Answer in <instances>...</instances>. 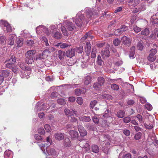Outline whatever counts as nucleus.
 Listing matches in <instances>:
<instances>
[{
	"instance_id": "nucleus-51",
	"label": "nucleus",
	"mask_w": 158,
	"mask_h": 158,
	"mask_svg": "<svg viewBox=\"0 0 158 158\" xmlns=\"http://www.w3.org/2000/svg\"><path fill=\"white\" fill-rule=\"evenodd\" d=\"M9 74V72L7 70H3L2 72V74L4 77H7Z\"/></svg>"
},
{
	"instance_id": "nucleus-11",
	"label": "nucleus",
	"mask_w": 158,
	"mask_h": 158,
	"mask_svg": "<svg viewBox=\"0 0 158 158\" xmlns=\"http://www.w3.org/2000/svg\"><path fill=\"white\" fill-rule=\"evenodd\" d=\"M78 129L80 135L81 136H84L87 135L86 131L84 129V127L81 125H79L78 126Z\"/></svg>"
},
{
	"instance_id": "nucleus-18",
	"label": "nucleus",
	"mask_w": 158,
	"mask_h": 158,
	"mask_svg": "<svg viewBox=\"0 0 158 158\" xmlns=\"http://www.w3.org/2000/svg\"><path fill=\"white\" fill-rule=\"evenodd\" d=\"M91 49V45L90 43L89 42H86L85 47V51L88 56H89L90 53Z\"/></svg>"
},
{
	"instance_id": "nucleus-29",
	"label": "nucleus",
	"mask_w": 158,
	"mask_h": 158,
	"mask_svg": "<svg viewBox=\"0 0 158 158\" xmlns=\"http://www.w3.org/2000/svg\"><path fill=\"white\" fill-rule=\"evenodd\" d=\"M86 91L85 89H84L82 91H81L80 89H76L75 90V94L77 96L80 95L82 93L83 94H84L86 92Z\"/></svg>"
},
{
	"instance_id": "nucleus-17",
	"label": "nucleus",
	"mask_w": 158,
	"mask_h": 158,
	"mask_svg": "<svg viewBox=\"0 0 158 158\" xmlns=\"http://www.w3.org/2000/svg\"><path fill=\"white\" fill-rule=\"evenodd\" d=\"M63 145L64 147L67 148L70 147L71 146V142L69 138H66L64 139Z\"/></svg>"
},
{
	"instance_id": "nucleus-57",
	"label": "nucleus",
	"mask_w": 158,
	"mask_h": 158,
	"mask_svg": "<svg viewBox=\"0 0 158 158\" xmlns=\"http://www.w3.org/2000/svg\"><path fill=\"white\" fill-rule=\"evenodd\" d=\"M123 120L124 122L126 123H128L131 120L130 117H125Z\"/></svg>"
},
{
	"instance_id": "nucleus-47",
	"label": "nucleus",
	"mask_w": 158,
	"mask_h": 158,
	"mask_svg": "<svg viewBox=\"0 0 158 158\" xmlns=\"http://www.w3.org/2000/svg\"><path fill=\"white\" fill-rule=\"evenodd\" d=\"M111 88L114 90H117L119 89V86L116 84H113L111 85Z\"/></svg>"
},
{
	"instance_id": "nucleus-43",
	"label": "nucleus",
	"mask_w": 158,
	"mask_h": 158,
	"mask_svg": "<svg viewBox=\"0 0 158 158\" xmlns=\"http://www.w3.org/2000/svg\"><path fill=\"white\" fill-rule=\"evenodd\" d=\"M110 114L111 111L108 110L105 111L103 116L105 118H107L110 116Z\"/></svg>"
},
{
	"instance_id": "nucleus-12",
	"label": "nucleus",
	"mask_w": 158,
	"mask_h": 158,
	"mask_svg": "<svg viewBox=\"0 0 158 158\" xmlns=\"http://www.w3.org/2000/svg\"><path fill=\"white\" fill-rule=\"evenodd\" d=\"M109 48L110 46L108 45H107L104 51H102V56H105L106 57H108L110 56Z\"/></svg>"
},
{
	"instance_id": "nucleus-35",
	"label": "nucleus",
	"mask_w": 158,
	"mask_h": 158,
	"mask_svg": "<svg viewBox=\"0 0 158 158\" xmlns=\"http://www.w3.org/2000/svg\"><path fill=\"white\" fill-rule=\"evenodd\" d=\"M102 85L98 82L95 83L93 85V87L94 89L96 90H99L101 88Z\"/></svg>"
},
{
	"instance_id": "nucleus-52",
	"label": "nucleus",
	"mask_w": 158,
	"mask_h": 158,
	"mask_svg": "<svg viewBox=\"0 0 158 158\" xmlns=\"http://www.w3.org/2000/svg\"><path fill=\"white\" fill-rule=\"evenodd\" d=\"M44 128L46 131L47 132H49L51 130L50 126L48 124H46L44 126Z\"/></svg>"
},
{
	"instance_id": "nucleus-36",
	"label": "nucleus",
	"mask_w": 158,
	"mask_h": 158,
	"mask_svg": "<svg viewBox=\"0 0 158 158\" xmlns=\"http://www.w3.org/2000/svg\"><path fill=\"white\" fill-rule=\"evenodd\" d=\"M156 58V56L152 55H149L148 57V60L150 62L154 61Z\"/></svg>"
},
{
	"instance_id": "nucleus-22",
	"label": "nucleus",
	"mask_w": 158,
	"mask_h": 158,
	"mask_svg": "<svg viewBox=\"0 0 158 158\" xmlns=\"http://www.w3.org/2000/svg\"><path fill=\"white\" fill-rule=\"evenodd\" d=\"M5 158H12L13 155L12 152L9 150H6L4 153Z\"/></svg>"
},
{
	"instance_id": "nucleus-19",
	"label": "nucleus",
	"mask_w": 158,
	"mask_h": 158,
	"mask_svg": "<svg viewBox=\"0 0 158 158\" xmlns=\"http://www.w3.org/2000/svg\"><path fill=\"white\" fill-rule=\"evenodd\" d=\"M59 27L60 28L63 35L65 36H67L68 35V32L65 27L63 25L62 23H60L58 24Z\"/></svg>"
},
{
	"instance_id": "nucleus-16",
	"label": "nucleus",
	"mask_w": 158,
	"mask_h": 158,
	"mask_svg": "<svg viewBox=\"0 0 158 158\" xmlns=\"http://www.w3.org/2000/svg\"><path fill=\"white\" fill-rule=\"evenodd\" d=\"M75 49L72 48L71 50H68L66 52L65 54L68 57L71 58L75 55Z\"/></svg>"
},
{
	"instance_id": "nucleus-14",
	"label": "nucleus",
	"mask_w": 158,
	"mask_h": 158,
	"mask_svg": "<svg viewBox=\"0 0 158 158\" xmlns=\"http://www.w3.org/2000/svg\"><path fill=\"white\" fill-rule=\"evenodd\" d=\"M91 31L86 33L84 36H83L81 39V41H83L86 39H88V40H89V39H92L94 37L91 35Z\"/></svg>"
},
{
	"instance_id": "nucleus-9",
	"label": "nucleus",
	"mask_w": 158,
	"mask_h": 158,
	"mask_svg": "<svg viewBox=\"0 0 158 158\" xmlns=\"http://www.w3.org/2000/svg\"><path fill=\"white\" fill-rule=\"evenodd\" d=\"M46 152L49 155H51L53 156H56V154L55 150L50 147H48L46 148Z\"/></svg>"
},
{
	"instance_id": "nucleus-59",
	"label": "nucleus",
	"mask_w": 158,
	"mask_h": 158,
	"mask_svg": "<svg viewBox=\"0 0 158 158\" xmlns=\"http://www.w3.org/2000/svg\"><path fill=\"white\" fill-rule=\"evenodd\" d=\"M137 48L139 50H142L143 48V44L141 42H139L137 44Z\"/></svg>"
},
{
	"instance_id": "nucleus-53",
	"label": "nucleus",
	"mask_w": 158,
	"mask_h": 158,
	"mask_svg": "<svg viewBox=\"0 0 158 158\" xmlns=\"http://www.w3.org/2000/svg\"><path fill=\"white\" fill-rule=\"evenodd\" d=\"M157 50L155 48L152 49L150 51L149 55L155 56V54L156 53Z\"/></svg>"
},
{
	"instance_id": "nucleus-40",
	"label": "nucleus",
	"mask_w": 158,
	"mask_h": 158,
	"mask_svg": "<svg viewBox=\"0 0 158 158\" xmlns=\"http://www.w3.org/2000/svg\"><path fill=\"white\" fill-rule=\"evenodd\" d=\"M15 62V59L14 57L12 56L11 57L10 59L8 60H7L5 62H8L9 64H14Z\"/></svg>"
},
{
	"instance_id": "nucleus-48",
	"label": "nucleus",
	"mask_w": 158,
	"mask_h": 158,
	"mask_svg": "<svg viewBox=\"0 0 158 158\" xmlns=\"http://www.w3.org/2000/svg\"><path fill=\"white\" fill-rule=\"evenodd\" d=\"M92 119L94 123L95 124L98 123L99 120L96 115L93 116Z\"/></svg>"
},
{
	"instance_id": "nucleus-15",
	"label": "nucleus",
	"mask_w": 158,
	"mask_h": 158,
	"mask_svg": "<svg viewBox=\"0 0 158 158\" xmlns=\"http://www.w3.org/2000/svg\"><path fill=\"white\" fill-rule=\"evenodd\" d=\"M15 37V34H11L9 35L8 41V44L12 45L14 44Z\"/></svg>"
},
{
	"instance_id": "nucleus-60",
	"label": "nucleus",
	"mask_w": 158,
	"mask_h": 158,
	"mask_svg": "<svg viewBox=\"0 0 158 158\" xmlns=\"http://www.w3.org/2000/svg\"><path fill=\"white\" fill-rule=\"evenodd\" d=\"M21 35L22 36L26 37L29 35L28 31L27 30H24L23 31H22Z\"/></svg>"
},
{
	"instance_id": "nucleus-63",
	"label": "nucleus",
	"mask_w": 158,
	"mask_h": 158,
	"mask_svg": "<svg viewBox=\"0 0 158 158\" xmlns=\"http://www.w3.org/2000/svg\"><path fill=\"white\" fill-rule=\"evenodd\" d=\"M38 132L41 135H43L45 133V131L43 128H40L38 129Z\"/></svg>"
},
{
	"instance_id": "nucleus-30",
	"label": "nucleus",
	"mask_w": 158,
	"mask_h": 158,
	"mask_svg": "<svg viewBox=\"0 0 158 158\" xmlns=\"http://www.w3.org/2000/svg\"><path fill=\"white\" fill-rule=\"evenodd\" d=\"M64 52L61 50H59L58 52V57L60 60L63 59L64 57Z\"/></svg>"
},
{
	"instance_id": "nucleus-6",
	"label": "nucleus",
	"mask_w": 158,
	"mask_h": 158,
	"mask_svg": "<svg viewBox=\"0 0 158 158\" xmlns=\"http://www.w3.org/2000/svg\"><path fill=\"white\" fill-rule=\"evenodd\" d=\"M121 40L123 44L128 46L130 45L132 41L129 38L125 35L121 38Z\"/></svg>"
},
{
	"instance_id": "nucleus-20",
	"label": "nucleus",
	"mask_w": 158,
	"mask_h": 158,
	"mask_svg": "<svg viewBox=\"0 0 158 158\" xmlns=\"http://www.w3.org/2000/svg\"><path fill=\"white\" fill-rule=\"evenodd\" d=\"M69 133L72 138H76L78 137V133L77 131H75L70 130Z\"/></svg>"
},
{
	"instance_id": "nucleus-24",
	"label": "nucleus",
	"mask_w": 158,
	"mask_h": 158,
	"mask_svg": "<svg viewBox=\"0 0 158 158\" xmlns=\"http://www.w3.org/2000/svg\"><path fill=\"white\" fill-rule=\"evenodd\" d=\"M83 144L84 145H82V147L85 148L86 151L89 150L90 149V146L89 144L86 142L85 141H82L80 142V144L81 145Z\"/></svg>"
},
{
	"instance_id": "nucleus-4",
	"label": "nucleus",
	"mask_w": 158,
	"mask_h": 158,
	"mask_svg": "<svg viewBox=\"0 0 158 158\" xmlns=\"http://www.w3.org/2000/svg\"><path fill=\"white\" fill-rule=\"evenodd\" d=\"M36 31L37 34H40V32H41L42 31L45 33L47 35H49L50 33L48 29L43 25L38 26L36 28Z\"/></svg>"
},
{
	"instance_id": "nucleus-23",
	"label": "nucleus",
	"mask_w": 158,
	"mask_h": 158,
	"mask_svg": "<svg viewBox=\"0 0 158 158\" xmlns=\"http://www.w3.org/2000/svg\"><path fill=\"white\" fill-rule=\"evenodd\" d=\"M79 120L83 122H89L91 119L89 116H81L79 117Z\"/></svg>"
},
{
	"instance_id": "nucleus-31",
	"label": "nucleus",
	"mask_w": 158,
	"mask_h": 158,
	"mask_svg": "<svg viewBox=\"0 0 158 158\" xmlns=\"http://www.w3.org/2000/svg\"><path fill=\"white\" fill-rule=\"evenodd\" d=\"M70 45V44H67L65 43H58L57 46H60V47L62 48H64L68 47Z\"/></svg>"
},
{
	"instance_id": "nucleus-39",
	"label": "nucleus",
	"mask_w": 158,
	"mask_h": 158,
	"mask_svg": "<svg viewBox=\"0 0 158 158\" xmlns=\"http://www.w3.org/2000/svg\"><path fill=\"white\" fill-rule=\"evenodd\" d=\"M137 119L138 120L139 122L140 123L142 124L143 123V117L141 115L138 114H137L136 117Z\"/></svg>"
},
{
	"instance_id": "nucleus-1",
	"label": "nucleus",
	"mask_w": 158,
	"mask_h": 158,
	"mask_svg": "<svg viewBox=\"0 0 158 158\" xmlns=\"http://www.w3.org/2000/svg\"><path fill=\"white\" fill-rule=\"evenodd\" d=\"M36 53L35 50H30L28 51L25 54L26 56V62L28 64H31L33 62V57Z\"/></svg>"
},
{
	"instance_id": "nucleus-58",
	"label": "nucleus",
	"mask_w": 158,
	"mask_h": 158,
	"mask_svg": "<svg viewBox=\"0 0 158 158\" xmlns=\"http://www.w3.org/2000/svg\"><path fill=\"white\" fill-rule=\"evenodd\" d=\"M157 31V30H155L154 31L152 32L151 37L153 39H155L156 38V34Z\"/></svg>"
},
{
	"instance_id": "nucleus-45",
	"label": "nucleus",
	"mask_w": 158,
	"mask_h": 158,
	"mask_svg": "<svg viewBox=\"0 0 158 158\" xmlns=\"http://www.w3.org/2000/svg\"><path fill=\"white\" fill-rule=\"evenodd\" d=\"M121 41L118 39H116L113 41V44L116 46L118 45L120 43Z\"/></svg>"
},
{
	"instance_id": "nucleus-3",
	"label": "nucleus",
	"mask_w": 158,
	"mask_h": 158,
	"mask_svg": "<svg viewBox=\"0 0 158 158\" xmlns=\"http://www.w3.org/2000/svg\"><path fill=\"white\" fill-rule=\"evenodd\" d=\"M63 23V25H65L66 27L69 31H73L76 28L74 24L71 22L66 21Z\"/></svg>"
},
{
	"instance_id": "nucleus-26",
	"label": "nucleus",
	"mask_w": 158,
	"mask_h": 158,
	"mask_svg": "<svg viewBox=\"0 0 158 158\" xmlns=\"http://www.w3.org/2000/svg\"><path fill=\"white\" fill-rule=\"evenodd\" d=\"M16 43L18 47H21L23 44V39L22 38H19L17 39Z\"/></svg>"
},
{
	"instance_id": "nucleus-49",
	"label": "nucleus",
	"mask_w": 158,
	"mask_h": 158,
	"mask_svg": "<svg viewBox=\"0 0 158 158\" xmlns=\"http://www.w3.org/2000/svg\"><path fill=\"white\" fill-rule=\"evenodd\" d=\"M145 107L148 110H151L152 109V106L148 103L146 104Z\"/></svg>"
},
{
	"instance_id": "nucleus-61",
	"label": "nucleus",
	"mask_w": 158,
	"mask_h": 158,
	"mask_svg": "<svg viewBox=\"0 0 158 158\" xmlns=\"http://www.w3.org/2000/svg\"><path fill=\"white\" fill-rule=\"evenodd\" d=\"M58 95V93L56 92H55L52 93L51 97L53 98H55L57 97Z\"/></svg>"
},
{
	"instance_id": "nucleus-5",
	"label": "nucleus",
	"mask_w": 158,
	"mask_h": 158,
	"mask_svg": "<svg viewBox=\"0 0 158 158\" xmlns=\"http://www.w3.org/2000/svg\"><path fill=\"white\" fill-rule=\"evenodd\" d=\"M52 140L50 139L49 136L47 137L46 138V140L45 142H43L41 145H40V148L41 150L44 151L43 148L44 147L50 145L52 143Z\"/></svg>"
},
{
	"instance_id": "nucleus-50",
	"label": "nucleus",
	"mask_w": 158,
	"mask_h": 158,
	"mask_svg": "<svg viewBox=\"0 0 158 158\" xmlns=\"http://www.w3.org/2000/svg\"><path fill=\"white\" fill-rule=\"evenodd\" d=\"M97 103V101L96 100H94L91 101L90 104V107L92 109L93 108Z\"/></svg>"
},
{
	"instance_id": "nucleus-33",
	"label": "nucleus",
	"mask_w": 158,
	"mask_h": 158,
	"mask_svg": "<svg viewBox=\"0 0 158 158\" xmlns=\"http://www.w3.org/2000/svg\"><path fill=\"white\" fill-rule=\"evenodd\" d=\"M92 151L95 153H98L99 150V147L96 145H93L92 147Z\"/></svg>"
},
{
	"instance_id": "nucleus-10",
	"label": "nucleus",
	"mask_w": 158,
	"mask_h": 158,
	"mask_svg": "<svg viewBox=\"0 0 158 158\" xmlns=\"http://www.w3.org/2000/svg\"><path fill=\"white\" fill-rule=\"evenodd\" d=\"M1 22L3 25L6 27V29L7 32H11L12 31V29L10 24L5 21H3L1 20Z\"/></svg>"
},
{
	"instance_id": "nucleus-54",
	"label": "nucleus",
	"mask_w": 158,
	"mask_h": 158,
	"mask_svg": "<svg viewBox=\"0 0 158 158\" xmlns=\"http://www.w3.org/2000/svg\"><path fill=\"white\" fill-rule=\"evenodd\" d=\"M133 29L134 31L136 33L139 32L141 30V28L138 27L136 25L134 26Z\"/></svg>"
},
{
	"instance_id": "nucleus-27",
	"label": "nucleus",
	"mask_w": 158,
	"mask_h": 158,
	"mask_svg": "<svg viewBox=\"0 0 158 158\" xmlns=\"http://www.w3.org/2000/svg\"><path fill=\"white\" fill-rule=\"evenodd\" d=\"M19 66L23 70L28 71L29 72H30L31 69L28 67H26L25 66L24 63H21L19 64Z\"/></svg>"
},
{
	"instance_id": "nucleus-38",
	"label": "nucleus",
	"mask_w": 158,
	"mask_h": 158,
	"mask_svg": "<svg viewBox=\"0 0 158 158\" xmlns=\"http://www.w3.org/2000/svg\"><path fill=\"white\" fill-rule=\"evenodd\" d=\"M105 82L104 78L102 77H99L98 79V82L102 86L103 85Z\"/></svg>"
},
{
	"instance_id": "nucleus-32",
	"label": "nucleus",
	"mask_w": 158,
	"mask_h": 158,
	"mask_svg": "<svg viewBox=\"0 0 158 158\" xmlns=\"http://www.w3.org/2000/svg\"><path fill=\"white\" fill-rule=\"evenodd\" d=\"M141 34L142 35L147 36L149 34V31L147 28H146L141 31Z\"/></svg>"
},
{
	"instance_id": "nucleus-8",
	"label": "nucleus",
	"mask_w": 158,
	"mask_h": 158,
	"mask_svg": "<svg viewBox=\"0 0 158 158\" xmlns=\"http://www.w3.org/2000/svg\"><path fill=\"white\" fill-rule=\"evenodd\" d=\"M50 54V52L47 49H45L43 52L42 54V57H41L40 55H39L37 56L36 59L37 60L38 59H41V58L44 59L46 58Z\"/></svg>"
},
{
	"instance_id": "nucleus-46",
	"label": "nucleus",
	"mask_w": 158,
	"mask_h": 158,
	"mask_svg": "<svg viewBox=\"0 0 158 158\" xmlns=\"http://www.w3.org/2000/svg\"><path fill=\"white\" fill-rule=\"evenodd\" d=\"M57 102L59 104L61 105H64L65 104V101L63 99H59L57 100Z\"/></svg>"
},
{
	"instance_id": "nucleus-13",
	"label": "nucleus",
	"mask_w": 158,
	"mask_h": 158,
	"mask_svg": "<svg viewBox=\"0 0 158 158\" xmlns=\"http://www.w3.org/2000/svg\"><path fill=\"white\" fill-rule=\"evenodd\" d=\"M128 29L127 27L124 25L121 26L120 29H118L115 31V33H118L119 34H121L124 31H126Z\"/></svg>"
},
{
	"instance_id": "nucleus-37",
	"label": "nucleus",
	"mask_w": 158,
	"mask_h": 158,
	"mask_svg": "<svg viewBox=\"0 0 158 158\" xmlns=\"http://www.w3.org/2000/svg\"><path fill=\"white\" fill-rule=\"evenodd\" d=\"M61 33L57 31L54 35V37L56 39H59L61 38Z\"/></svg>"
},
{
	"instance_id": "nucleus-64",
	"label": "nucleus",
	"mask_w": 158,
	"mask_h": 158,
	"mask_svg": "<svg viewBox=\"0 0 158 158\" xmlns=\"http://www.w3.org/2000/svg\"><path fill=\"white\" fill-rule=\"evenodd\" d=\"M135 101L132 100L130 99L128 100L127 102V104L129 105H132L135 103Z\"/></svg>"
},
{
	"instance_id": "nucleus-28",
	"label": "nucleus",
	"mask_w": 158,
	"mask_h": 158,
	"mask_svg": "<svg viewBox=\"0 0 158 158\" xmlns=\"http://www.w3.org/2000/svg\"><path fill=\"white\" fill-rule=\"evenodd\" d=\"M125 115V112L123 110H119L117 113L116 115L119 118H123Z\"/></svg>"
},
{
	"instance_id": "nucleus-7",
	"label": "nucleus",
	"mask_w": 158,
	"mask_h": 158,
	"mask_svg": "<svg viewBox=\"0 0 158 158\" xmlns=\"http://www.w3.org/2000/svg\"><path fill=\"white\" fill-rule=\"evenodd\" d=\"M64 111L66 115L68 116H73L74 114L76 116H77V111L72 109L71 110L68 109H65Z\"/></svg>"
},
{
	"instance_id": "nucleus-56",
	"label": "nucleus",
	"mask_w": 158,
	"mask_h": 158,
	"mask_svg": "<svg viewBox=\"0 0 158 158\" xmlns=\"http://www.w3.org/2000/svg\"><path fill=\"white\" fill-rule=\"evenodd\" d=\"M77 102L79 105H81L83 103V100L81 97H78L77 98Z\"/></svg>"
},
{
	"instance_id": "nucleus-41",
	"label": "nucleus",
	"mask_w": 158,
	"mask_h": 158,
	"mask_svg": "<svg viewBox=\"0 0 158 158\" xmlns=\"http://www.w3.org/2000/svg\"><path fill=\"white\" fill-rule=\"evenodd\" d=\"M96 48H93L91 53V57L92 58H94L96 57Z\"/></svg>"
},
{
	"instance_id": "nucleus-21",
	"label": "nucleus",
	"mask_w": 158,
	"mask_h": 158,
	"mask_svg": "<svg viewBox=\"0 0 158 158\" xmlns=\"http://www.w3.org/2000/svg\"><path fill=\"white\" fill-rule=\"evenodd\" d=\"M54 136L56 139L58 140H61L63 139L64 135L63 133H57L55 134Z\"/></svg>"
},
{
	"instance_id": "nucleus-44",
	"label": "nucleus",
	"mask_w": 158,
	"mask_h": 158,
	"mask_svg": "<svg viewBox=\"0 0 158 158\" xmlns=\"http://www.w3.org/2000/svg\"><path fill=\"white\" fill-rule=\"evenodd\" d=\"M142 133L141 132H139L135 135L134 138L136 140H139L140 139Z\"/></svg>"
},
{
	"instance_id": "nucleus-25",
	"label": "nucleus",
	"mask_w": 158,
	"mask_h": 158,
	"mask_svg": "<svg viewBox=\"0 0 158 158\" xmlns=\"http://www.w3.org/2000/svg\"><path fill=\"white\" fill-rule=\"evenodd\" d=\"M91 81V77L90 76H87L84 78V84L86 85H87L90 84Z\"/></svg>"
},
{
	"instance_id": "nucleus-55",
	"label": "nucleus",
	"mask_w": 158,
	"mask_h": 158,
	"mask_svg": "<svg viewBox=\"0 0 158 158\" xmlns=\"http://www.w3.org/2000/svg\"><path fill=\"white\" fill-rule=\"evenodd\" d=\"M93 13L92 12L91 10L89 9L88 11L86 13V16L87 18H90L92 15Z\"/></svg>"
},
{
	"instance_id": "nucleus-34",
	"label": "nucleus",
	"mask_w": 158,
	"mask_h": 158,
	"mask_svg": "<svg viewBox=\"0 0 158 158\" xmlns=\"http://www.w3.org/2000/svg\"><path fill=\"white\" fill-rule=\"evenodd\" d=\"M102 97L104 99L110 100H112L113 98V97L107 94H102Z\"/></svg>"
},
{
	"instance_id": "nucleus-62",
	"label": "nucleus",
	"mask_w": 158,
	"mask_h": 158,
	"mask_svg": "<svg viewBox=\"0 0 158 158\" xmlns=\"http://www.w3.org/2000/svg\"><path fill=\"white\" fill-rule=\"evenodd\" d=\"M42 40L45 42L46 46H48L49 45V44L48 42V40L44 36L42 37Z\"/></svg>"
},
{
	"instance_id": "nucleus-42",
	"label": "nucleus",
	"mask_w": 158,
	"mask_h": 158,
	"mask_svg": "<svg viewBox=\"0 0 158 158\" xmlns=\"http://www.w3.org/2000/svg\"><path fill=\"white\" fill-rule=\"evenodd\" d=\"M97 62L98 64L100 66L102 65V64L103 61L101 59L100 56L99 55L98 56Z\"/></svg>"
},
{
	"instance_id": "nucleus-2",
	"label": "nucleus",
	"mask_w": 158,
	"mask_h": 158,
	"mask_svg": "<svg viewBox=\"0 0 158 158\" xmlns=\"http://www.w3.org/2000/svg\"><path fill=\"white\" fill-rule=\"evenodd\" d=\"M84 19V16L82 15L76 16L74 22L79 27H81L82 24V20Z\"/></svg>"
}]
</instances>
